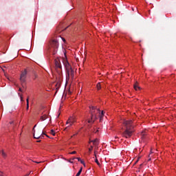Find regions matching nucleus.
<instances>
[{
	"label": "nucleus",
	"mask_w": 176,
	"mask_h": 176,
	"mask_svg": "<svg viewBox=\"0 0 176 176\" xmlns=\"http://www.w3.org/2000/svg\"><path fill=\"white\" fill-rule=\"evenodd\" d=\"M122 124L125 128L124 131L122 133V137L124 138H130L131 135H133V133H134L133 121L124 120Z\"/></svg>",
	"instance_id": "f257e3e1"
},
{
	"label": "nucleus",
	"mask_w": 176,
	"mask_h": 176,
	"mask_svg": "<svg viewBox=\"0 0 176 176\" xmlns=\"http://www.w3.org/2000/svg\"><path fill=\"white\" fill-rule=\"evenodd\" d=\"M63 63L66 69L67 76H71V78H74L75 72L74 71V69H72V67H71V65H69L68 60L67 58H63Z\"/></svg>",
	"instance_id": "f03ea898"
},
{
	"label": "nucleus",
	"mask_w": 176,
	"mask_h": 176,
	"mask_svg": "<svg viewBox=\"0 0 176 176\" xmlns=\"http://www.w3.org/2000/svg\"><path fill=\"white\" fill-rule=\"evenodd\" d=\"M57 50H58V41L54 39L50 42V52L54 56L57 54Z\"/></svg>",
	"instance_id": "7ed1b4c3"
},
{
	"label": "nucleus",
	"mask_w": 176,
	"mask_h": 176,
	"mask_svg": "<svg viewBox=\"0 0 176 176\" xmlns=\"http://www.w3.org/2000/svg\"><path fill=\"white\" fill-rule=\"evenodd\" d=\"M27 79V69H25L23 72H21L20 76V82L21 83L22 87H24V85L26 82Z\"/></svg>",
	"instance_id": "20e7f679"
},
{
	"label": "nucleus",
	"mask_w": 176,
	"mask_h": 176,
	"mask_svg": "<svg viewBox=\"0 0 176 176\" xmlns=\"http://www.w3.org/2000/svg\"><path fill=\"white\" fill-rule=\"evenodd\" d=\"M96 119H98L97 115L96 113V107H92L91 109V120H88V123H91V122H94Z\"/></svg>",
	"instance_id": "39448f33"
},
{
	"label": "nucleus",
	"mask_w": 176,
	"mask_h": 176,
	"mask_svg": "<svg viewBox=\"0 0 176 176\" xmlns=\"http://www.w3.org/2000/svg\"><path fill=\"white\" fill-rule=\"evenodd\" d=\"M43 134H45V133H43V131L41 129H38L36 133H34V138H36V140H39V138H43Z\"/></svg>",
	"instance_id": "423d86ee"
},
{
	"label": "nucleus",
	"mask_w": 176,
	"mask_h": 176,
	"mask_svg": "<svg viewBox=\"0 0 176 176\" xmlns=\"http://www.w3.org/2000/svg\"><path fill=\"white\" fill-rule=\"evenodd\" d=\"M96 111H97V113H96ZM95 113L96 115H97V113L99 114L100 121L101 122L102 120V117L104 116V111H102L100 113V109H97V107H96V109H95Z\"/></svg>",
	"instance_id": "0eeeda50"
},
{
	"label": "nucleus",
	"mask_w": 176,
	"mask_h": 176,
	"mask_svg": "<svg viewBox=\"0 0 176 176\" xmlns=\"http://www.w3.org/2000/svg\"><path fill=\"white\" fill-rule=\"evenodd\" d=\"M55 67L57 68V69H59L61 71V62H60V59H55Z\"/></svg>",
	"instance_id": "6e6552de"
},
{
	"label": "nucleus",
	"mask_w": 176,
	"mask_h": 176,
	"mask_svg": "<svg viewBox=\"0 0 176 176\" xmlns=\"http://www.w3.org/2000/svg\"><path fill=\"white\" fill-rule=\"evenodd\" d=\"M75 122H76V120H75V118H74V117H70V118L67 120V122H66V124H68V123L74 124Z\"/></svg>",
	"instance_id": "1a4fd4ad"
},
{
	"label": "nucleus",
	"mask_w": 176,
	"mask_h": 176,
	"mask_svg": "<svg viewBox=\"0 0 176 176\" xmlns=\"http://www.w3.org/2000/svg\"><path fill=\"white\" fill-rule=\"evenodd\" d=\"M133 87H134L135 90H138V89L140 90L141 89V88L140 87H138V82L134 84Z\"/></svg>",
	"instance_id": "9d476101"
},
{
	"label": "nucleus",
	"mask_w": 176,
	"mask_h": 176,
	"mask_svg": "<svg viewBox=\"0 0 176 176\" xmlns=\"http://www.w3.org/2000/svg\"><path fill=\"white\" fill-rule=\"evenodd\" d=\"M26 102H27V106H26V109L27 111H28L29 108H30V100H29V98H28L26 99Z\"/></svg>",
	"instance_id": "9b49d317"
},
{
	"label": "nucleus",
	"mask_w": 176,
	"mask_h": 176,
	"mask_svg": "<svg viewBox=\"0 0 176 176\" xmlns=\"http://www.w3.org/2000/svg\"><path fill=\"white\" fill-rule=\"evenodd\" d=\"M90 142H93L94 145H98V139H96L94 140H91Z\"/></svg>",
	"instance_id": "f8f14e48"
},
{
	"label": "nucleus",
	"mask_w": 176,
	"mask_h": 176,
	"mask_svg": "<svg viewBox=\"0 0 176 176\" xmlns=\"http://www.w3.org/2000/svg\"><path fill=\"white\" fill-rule=\"evenodd\" d=\"M142 138H145V136L146 135V131H143L141 133Z\"/></svg>",
	"instance_id": "ddd939ff"
},
{
	"label": "nucleus",
	"mask_w": 176,
	"mask_h": 176,
	"mask_svg": "<svg viewBox=\"0 0 176 176\" xmlns=\"http://www.w3.org/2000/svg\"><path fill=\"white\" fill-rule=\"evenodd\" d=\"M46 119H47V116H46V115L42 116L41 117V120L42 122H43V120H46Z\"/></svg>",
	"instance_id": "4468645a"
},
{
	"label": "nucleus",
	"mask_w": 176,
	"mask_h": 176,
	"mask_svg": "<svg viewBox=\"0 0 176 176\" xmlns=\"http://www.w3.org/2000/svg\"><path fill=\"white\" fill-rule=\"evenodd\" d=\"M1 155H2L4 159H6L7 155H6V153H5V151L3 150L1 151Z\"/></svg>",
	"instance_id": "2eb2a0df"
},
{
	"label": "nucleus",
	"mask_w": 176,
	"mask_h": 176,
	"mask_svg": "<svg viewBox=\"0 0 176 176\" xmlns=\"http://www.w3.org/2000/svg\"><path fill=\"white\" fill-rule=\"evenodd\" d=\"M95 156H96L95 162L98 164V166H100V162H98V160L97 159V155H96V154H95Z\"/></svg>",
	"instance_id": "dca6fc26"
},
{
	"label": "nucleus",
	"mask_w": 176,
	"mask_h": 176,
	"mask_svg": "<svg viewBox=\"0 0 176 176\" xmlns=\"http://www.w3.org/2000/svg\"><path fill=\"white\" fill-rule=\"evenodd\" d=\"M82 168H80V170H79V171H78V172L77 173V174L76 175V176H79V175H80V174H82Z\"/></svg>",
	"instance_id": "f3484780"
},
{
	"label": "nucleus",
	"mask_w": 176,
	"mask_h": 176,
	"mask_svg": "<svg viewBox=\"0 0 176 176\" xmlns=\"http://www.w3.org/2000/svg\"><path fill=\"white\" fill-rule=\"evenodd\" d=\"M96 87H97L98 90H100L101 89V84L100 82H98L96 85Z\"/></svg>",
	"instance_id": "a211bd4d"
},
{
	"label": "nucleus",
	"mask_w": 176,
	"mask_h": 176,
	"mask_svg": "<svg viewBox=\"0 0 176 176\" xmlns=\"http://www.w3.org/2000/svg\"><path fill=\"white\" fill-rule=\"evenodd\" d=\"M50 134L53 135L54 136L56 135V131L54 129L51 130Z\"/></svg>",
	"instance_id": "6ab92c4d"
},
{
	"label": "nucleus",
	"mask_w": 176,
	"mask_h": 176,
	"mask_svg": "<svg viewBox=\"0 0 176 176\" xmlns=\"http://www.w3.org/2000/svg\"><path fill=\"white\" fill-rule=\"evenodd\" d=\"M80 162L81 164H83V166H86V164H85V161L81 160Z\"/></svg>",
	"instance_id": "aec40b11"
},
{
	"label": "nucleus",
	"mask_w": 176,
	"mask_h": 176,
	"mask_svg": "<svg viewBox=\"0 0 176 176\" xmlns=\"http://www.w3.org/2000/svg\"><path fill=\"white\" fill-rule=\"evenodd\" d=\"M75 154H76V151H73L69 153V155H75Z\"/></svg>",
	"instance_id": "412c9836"
},
{
	"label": "nucleus",
	"mask_w": 176,
	"mask_h": 176,
	"mask_svg": "<svg viewBox=\"0 0 176 176\" xmlns=\"http://www.w3.org/2000/svg\"><path fill=\"white\" fill-rule=\"evenodd\" d=\"M93 151V146H91V147L89 148V151L91 152Z\"/></svg>",
	"instance_id": "4be33fe9"
},
{
	"label": "nucleus",
	"mask_w": 176,
	"mask_h": 176,
	"mask_svg": "<svg viewBox=\"0 0 176 176\" xmlns=\"http://www.w3.org/2000/svg\"><path fill=\"white\" fill-rule=\"evenodd\" d=\"M77 160H78V162H80L82 160L80 159V157H76Z\"/></svg>",
	"instance_id": "5701e85b"
},
{
	"label": "nucleus",
	"mask_w": 176,
	"mask_h": 176,
	"mask_svg": "<svg viewBox=\"0 0 176 176\" xmlns=\"http://www.w3.org/2000/svg\"><path fill=\"white\" fill-rule=\"evenodd\" d=\"M68 124H69L67 127H69L70 126H72L74 124L72 123H68Z\"/></svg>",
	"instance_id": "b1692460"
},
{
	"label": "nucleus",
	"mask_w": 176,
	"mask_h": 176,
	"mask_svg": "<svg viewBox=\"0 0 176 176\" xmlns=\"http://www.w3.org/2000/svg\"><path fill=\"white\" fill-rule=\"evenodd\" d=\"M43 136H44V135H46V137H47V138H49V135H47L45 134V133L43 134Z\"/></svg>",
	"instance_id": "393cba45"
},
{
	"label": "nucleus",
	"mask_w": 176,
	"mask_h": 176,
	"mask_svg": "<svg viewBox=\"0 0 176 176\" xmlns=\"http://www.w3.org/2000/svg\"><path fill=\"white\" fill-rule=\"evenodd\" d=\"M75 159H76V157H73L71 159V160H75Z\"/></svg>",
	"instance_id": "a878e982"
},
{
	"label": "nucleus",
	"mask_w": 176,
	"mask_h": 176,
	"mask_svg": "<svg viewBox=\"0 0 176 176\" xmlns=\"http://www.w3.org/2000/svg\"><path fill=\"white\" fill-rule=\"evenodd\" d=\"M36 78H38V76L35 75L34 79H36Z\"/></svg>",
	"instance_id": "bb28decb"
},
{
	"label": "nucleus",
	"mask_w": 176,
	"mask_h": 176,
	"mask_svg": "<svg viewBox=\"0 0 176 176\" xmlns=\"http://www.w3.org/2000/svg\"><path fill=\"white\" fill-rule=\"evenodd\" d=\"M35 163H37V164H39V163H41V162H35Z\"/></svg>",
	"instance_id": "cd10ccee"
},
{
	"label": "nucleus",
	"mask_w": 176,
	"mask_h": 176,
	"mask_svg": "<svg viewBox=\"0 0 176 176\" xmlns=\"http://www.w3.org/2000/svg\"><path fill=\"white\" fill-rule=\"evenodd\" d=\"M19 91H23L21 90V88H19Z\"/></svg>",
	"instance_id": "c85d7f7f"
},
{
	"label": "nucleus",
	"mask_w": 176,
	"mask_h": 176,
	"mask_svg": "<svg viewBox=\"0 0 176 176\" xmlns=\"http://www.w3.org/2000/svg\"><path fill=\"white\" fill-rule=\"evenodd\" d=\"M62 39H63V42H65V38H62Z\"/></svg>",
	"instance_id": "c756f323"
},
{
	"label": "nucleus",
	"mask_w": 176,
	"mask_h": 176,
	"mask_svg": "<svg viewBox=\"0 0 176 176\" xmlns=\"http://www.w3.org/2000/svg\"><path fill=\"white\" fill-rule=\"evenodd\" d=\"M21 100L23 101V96H21Z\"/></svg>",
	"instance_id": "7c9ffc66"
},
{
	"label": "nucleus",
	"mask_w": 176,
	"mask_h": 176,
	"mask_svg": "<svg viewBox=\"0 0 176 176\" xmlns=\"http://www.w3.org/2000/svg\"><path fill=\"white\" fill-rule=\"evenodd\" d=\"M71 160H70L69 162L70 163H73V162H72Z\"/></svg>",
	"instance_id": "2f4dec72"
},
{
	"label": "nucleus",
	"mask_w": 176,
	"mask_h": 176,
	"mask_svg": "<svg viewBox=\"0 0 176 176\" xmlns=\"http://www.w3.org/2000/svg\"><path fill=\"white\" fill-rule=\"evenodd\" d=\"M29 174H32V171H30Z\"/></svg>",
	"instance_id": "473e14b6"
},
{
	"label": "nucleus",
	"mask_w": 176,
	"mask_h": 176,
	"mask_svg": "<svg viewBox=\"0 0 176 176\" xmlns=\"http://www.w3.org/2000/svg\"><path fill=\"white\" fill-rule=\"evenodd\" d=\"M10 124H13V122H10Z\"/></svg>",
	"instance_id": "72a5a7b5"
},
{
	"label": "nucleus",
	"mask_w": 176,
	"mask_h": 176,
	"mask_svg": "<svg viewBox=\"0 0 176 176\" xmlns=\"http://www.w3.org/2000/svg\"><path fill=\"white\" fill-rule=\"evenodd\" d=\"M37 142H41V140H38Z\"/></svg>",
	"instance_id": "f704fd0d"
},
{
	"label": "nucleus",
	"mask_w": 176,
	"mask_h": 176,
	"mask_svg": "<svg viewBox=\"0 0 176 176\" xmlns=\"http://www.w3.org/2000/svg\"><path fill=\"white\" fill-rule=\"evenodd\" d=\"M59 74H61V72L59 70Z\"/></svg>",
	"instance_id": "c9c22d12"
},
{
	"label": "nucleus",
	"mask_w": 176,
	"mask_h": 176,
	"mask_svg": "<svg viewBox=\"0 0 176 176\" xmlns=\"http://www.w3.org/2000/svg\"><path fill=\"white\" fill-rule=\"evenodd\" d=\"M28 175H30V174H28V175H26L25 176H28Z\"/></svg>",
	"instance_id": "e433bc0d"
},
{
	"label": "nucleus",
	"mask_w": 176,
	"mask_h": 176,
	"mask_svg": "<svg viewBox=\"0 0 176 176\" xmlns=\"http://www.w3.org/2000/svg\"><path fill=\"white\" fill-rule=\"evenodd\" d=\"M97 131H98V130H97L96 133H97Z\"/></svg>",
	"instance_id": "4c0bfd02"
}]
</instances>
